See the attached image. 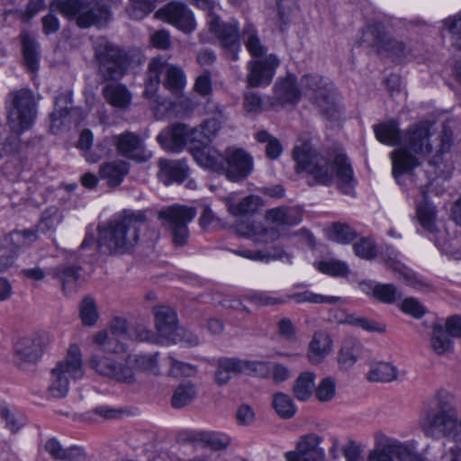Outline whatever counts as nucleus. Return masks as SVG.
Returning <instances> with one entry per match:
<instances>
[{"instance_id":"1","label":"nucleus","mask_w":461,"mask_h":461,"mask_svg":"<svg viewBox=\"0 0 461 461\" xmlns=\"http://www.w3.org/2000/svg\"><path fill=\"white\" fill-rule=\"evenodd\" d=\"M293 158L296 172H306L312 176L316 184L324 185L332 184L335 174L339 188L346 194L352 193L356 181L351 164L344 153L336 154L330 162L309 140H299L294 148Z\"/></svg>"},{"instance_id":"2","label":"nucleus","mask_w":461,"mask_h":461,"mask_svg":"<svg viewBox=\"0 0 461 461\" xmlns=\"http://www.w3.org/2000/svg\"><path fill=\"white\" fill-rule=\"evenodd\" d=\"M93 49L97 75L103 81H119L130 69L140 66L145 61L140 49L123 48L105 37L96 38Z\"/></svg>"},{"instance_id":"3","label":"nucleus","mask_w":461,"mask_h":461,"mask_svg":"<svg viewBox=\"0 0 461 461\" xmlns=\"http://www.w3.org/2000/svg\"><path fill=\"white\" fill-rule=\"evenodd\" d=\"M147 226V218L142 212L127 213L112 220L107 226L99 228V251L109 255L131 251L139 241L140 232Z\"/></svg>"},{"instance_id":"4","label":"nucleus","mask_w":461,"mask_h":461,"mask_svg":"<svg viewBox=\"0 0 461 461\" xmlns=\"http://www.w3.org/2000/svg\"><path fill=\"white\" fill-rule=\"evenodd\" d=\"M430 131L428 122L411 126L403 137V146L392 152L393 175L399 182L402 175L420 165V159L432 151Z\"/></svg>"},{"instance_id":"5","label":"nucleus","mask_w":461,"mask_h":461,"mask_svg":"<svg viewBox=\"0 0 461 461\" xmlns=\"http://www.w3.org/2000/svg\"><path fill=\"white\" fill-rule=\"evenodd\" d=\"M450 395L446 391H438L434 398L435 406L430 408L422 425L427 436L439 434L455 443H460L461 431L458 430V412L449 403Z\"/></svg>"},{"instance_id":"6","label":"nucleus","mask_w":461,"mask_h":461,"mask_svg":"<svg viewBox=\"0 0 461 461\" xmlns=\"http://www.w3.org/2000/svg\"><path fill=\"white\" fill-rule=\"evenodd\" d=\"M164 72L166 78L163 85L172 94L179 95L185 86V77L179 67L168 64L161 56L153 58L148 66L143 94L150 102L157 104H163L157 92L160 85V75Z\"/></svg>"},{"instance_id":"7","label":"nucleus","mask_w":461,"mask_h":461,"mask_svg":"<svg viewBox=\"0 0 461 461\" xmlns=\"http://www.w3.org/2000/svg\"><path fill=\"white\" fill-rule=\"evenodd\" d=\"M37 105L35 95L30 89L22 88L7 95V125L12 132L22 134L32 127L37 118Z\"/></svg>"},{"instance_id":"8","label":"nucleus","mask_w":461,"mask_h":461,"mask_svg":"<svg viewBox=\"0 0 461 461\" xmlns=\"http://www.w3.org/2000/svg\"><path fill=\"white\" fill-rule=\"evenodd\" d=\"M84 376L81 351L77 345H71L65 358L58 362L51 371L49 393L53 398L65 397L69 390L70 380L77 381Z\"/></svg>"},{"instance_id":"9","label":"nucleus","mask_w":461,"mask_h":461,"mask_svg":"<svg viewBox=\"0 0 461 461\" xmlns=\"http://www.w3.org/2000/svg\"><path fill=\"white\" fill-rule=\"evenodd\" d=\"M50 9L59 11L68 19L77 18V24L80 28L103 26L110 19L106 6L93 8L88 0H53Z\"/></svg>"},{"instance_id":"10","label":"nucleus","mask_w":461,"mask_h":461,"mask_svg":"<svg viewBox=\"0 0 461 461\" xmlns=\"http://www.w3.org/2000/svg\"><path fill=\"white\" fill-rule=\"evenodd\" d=\"M158 217L162 225L170 231L176 246H184L187 243L189 238L187 224L195 217L194 208L175 204L161 209Z\"/></svg>"},{"instance_id":"11","label":"nucleus","mask_w":461,"mask_h":461,"mask_svg":"<svg viewBox=\"0 0 461 461\" xmlns=\"http://www.w3.org/2000/svg\"><path fill=\"white\" fill-rule=\"evenodd\" d=\"M361 44L376 50L377 52H386L390 56L402 59L409 52L407 46L388 34L381 23L367 25L360 38Z\"/></svg>"},{"instance_id":"12","label":"nucleus","mask_w":461,"mask_h":461,"mask_svg":"<svg viewBox=\"0 0 461 461\" xmlns=\"http://www.w3.org/2000/svg\"><path fill=\"white\" fill-rule=\"evenodd\" d=\"M301 85L312 92L314 103L326 117L336 118V94L330 82L318 75H306L302 77Z\"/></svg>"},{"instance_id":"13","label":"nucleus","mask_w":461,"mask_h":461,"mask_svg":"<svg viewBox=\"0 0 461 461\" xmlns=\"http://www.w3.org/2000/svg\"><path fill=\"white\" fill-rule=\"evenodd\" d=\"M210 32L219 40L227 57L232 60L238 59L240 50V34L237 22L223 23L217 15H210L207 20Z\"/></svg>"},{"instance_id":"14","label":"nucleus","mask_w":461,"mask_h":461,"mask_svg":"<svg viewBox=\"0 0 461 461\" xmlns=\"http://www.w3.org/2000/svg\"><path fill=\"white\" fill-rule=\"evenodd\" d=\"M110 145L116 148L118 154L137 162H146L152 153L146 149L141 137L132 131H125L108 138Z\"/></svg>"},{"instance_id":"15","label":"nucleus","mask_w":461,"mask_h":461,"mask_svg":"<svg viewBox=\"0 0 461 461\" xmlns=\"http://www.w3.org/2000/svg\"><path fill=\"white\" fill-rule=\"evenodd\" d=\"M253 170V158L242 149L229 148L225 150L222 175L232 181L240 182L247 178Z\"/></svg>"},{"instance_id":"16","label":"nucleus","mask_w":461,"mask_h":461,"mask_svg":"<svg viewBox=\"0 0 461 461\" xmlns=\"http://www.w3.org/2000/svg\"><path fill=\"white\" fill-rule=\"evenodd\" d=\"M129 330L124 319L114 318L109 331H100L95 336V343L106 352H122L125 350L123 340L129 339Z\"/></svg>"},{"instance_id":"17","label":"nucleus","mask_w":461,"mask_h":461,"mask_svg":"<svg viewBox=\"0 0 461 461\" xmlns=\"http://www.w3.org/2000/svg\"><path fill=\"white\" fill-rule=\"evenodd\" d=\"M156 16L185 32H192L195 29L193 13L185 4L180 2H169L157 11Z\"/></svg>"},{"instance_id":"18","label":"nucleus","mask_w":461,"mask_h":461,"mask_svg":"<svg viewBox=\"0 0 461 461\" xmlns=\"http://www.w3.org/2000/svg\"><path fill=\"white\" fill-rule=\"evenodd\" d=\"M279 59L273 54L263 59L249 61L247 68V84L250 87H260L271 83L276 69L279 66Z\"/></svg>"},{"instance_id":"19","label":"nucleus","mask_w":461,"mask_h":461,"mask_svg":"<svg viewBox=\"0 0 461 461\" xmlns=\"http://www.w3.org/2000/svg\"><path fill=\"white\" fill-rule=\"evenodd\" d=\"M89 366L103 376L127 384L134 382L132 369L127 366L117 365L111 357L103 355H93L89 359Z\"/></svg>"},{"instance_id":"20","label":"nucleus","mask_w":461,"mask_h":461,"mask_svg":"<svg viewBox=\"0 0 461 461\" xmlns=\"http://www.w3.org/2000/svg\"><path fill=\"white\" fill-rule=\"evenodd\" d=\"M321 438L311 433L301 437L297 451L285 454L287 461H324V450L319 447Z\"/></svg>"},{"instance_id":"21","label":"nucleus","mask_w":461,"mask_h":461,"mask_svg":"<svg viewBox=\"0 0 461 461\" xmlns=\"http://www.w3.org/2000/svg\"><path fill=\"white\" fill-rule=\"evenodd\" d=\"M411 456V448L405 444L384 437L380 448L371 451L367 461H407Z\"/></svg>"},{"instance_id":"22","label":"nucleus","mask_w":461,"mask_h":461,"mask_svg":"<svg viewBox=\"0 0 461 461\" xmlns=\"http://www.w3.org/2000/svg\"><path fill=\"white\" fill-rule=\"evenodd\" d=\"M157 141L167 151L180 152L188 142V127L184 123H175L164 129L157 136Z\"/></svg>"},{"instance_id":"23","label":"nucleus","mask_w":461,"mask_h":461,"mask_svg":"<svg viewBox=\"0 0 461 461\" xmlns=\"http://www.w3.org/2000/svg\"><path fill=\"white\" fill-rule=\"evenodd\" d=\"M158 164L159 167L158 176L166 185L174 182L182 183L189 175V167L185 159L171 160L161 158Z\"/></svg>"},{"instance_id":"24","label":"nucleus","mask_w":461,"mask_h":461,"mask_svg":"<svg viewBox=\"0 0 461 461\" xmlns=\"http://www.w3.org/2000/svg\"><path fill=\"white\" fill-rule=\"evenodd\" d=\"M155 327L160 340L167 342L177 327L176 312L168 306L154 308Z\"/></svg>"},{"instance_id":"25","label":"nucleus","mask_w":461,"mask_h":461,"mask_svg":"<svg viewBox=\"0 0 461 461\" xmlns=\"http://www.w3.org/2000/svg\"><path fill=\"white\" fill-rule=\"evenodd\" d=\"M266 219L278 227H291L302 221L303 212L296 206H280L267 211Z\"/></svg>"},{"instance_id":"26","label":"nucleus","mask_w":461,"mask_h":461,"mask_svg":"<svg viewBox=\"0 0 461 461\" xmlns=\"http://www.w3.org/2000/svg\"><path fill=\"white\" fill-rule=\"evenodd\" d=\"M417 217L422 230L429 240H434L438 236L444 238L445 230H442L436 221L435 206L429 203L418 205Z\"/></svg>"},{"instance_id":"27","label":"nucleus","mask_w":461,"mask_h":461,"mask_svg":"<svg viewBox=\"0 0 461 461\" xmlns=\"http://www.w3.org/2000/svg\"><path fill=\"white\" fill-rule=\"evenodd\" d=\"M50 274L61 284L65 294H71L77 291L80 278V267L60 265L51 268Z\"/></svg>"},{"instance_id":"28","label":"nucleus","mask_w":461,"mask_h":461,"mask_svg":"<svg viewBox=\"0 0 461 461\" xmlns=\"http://www.w3.org/2000/svg\"><path fill=\"white\" fill-rule=\"evenodd\" d=\"M236 231L239 235L253 239L256 242L267 243L278 238V232L274 228H263L250 221H242L237 224Z\"/></svg>"},{"instance_id":"29","label":"nucleus","mask_w":461,"mask_h":461,"mask_svg":"<svg viewBox=\"0 0 461 461\" xmlns=\"http://www.w3.org/2000/svg\"><path fill=\"white\" fill-rule=\"evenodd\" d=\"M332 339L323 330L316 331L309 344L308 358L313 364L321 363L331 351Z\"/></svg>"},{"instance_id":"30","label":"nucleus","mask_w":461,"mask_h":461,"mask_svg":"<svg viewBox=\"0 0 461 461\" xmlns=\"http://www.w3.org/2000/svg\"><path fill=\"white\" fill-rule=\"evenodd\" d=\"M275 97L281 104H295L301 98V92L296 84V77L287 75L275 85Z\"/></svg>"},{"instance_id":"31","label":"nucleus","mask_w":461,"mask_h":461,"mask_svg":"<svg viewBox=\"0 0 461 461\" xmlns=\"http://www.w3.org/2000/svg\"><path fill=\"white\" fill-rule=\"evenodd\" d=\"M237 374H244V360L236 357L218 359L214 377L219 385L226 384Z\"/></svg>"},{"instance_id":"32","label":"nucleus","mask_w":461,"mask_h":461,"mask_svg":"<svg viewBox=\"0 0 461 461\" xmlns=\"http://www.w3.org/2000/svg\"><path fill=\"white\" fill-rule=\"evenodd\" d=\"M193 157L201 167L213 172L221 174L224 169L225 153L221 154L214 149L206 147L195 150Z\"/></svg>"},{"instance_id":"33","label":"nucleus","mask_w":461,"mask_h":461,"mask_svg":"<svg viewBox=\"0 0 461 461\" xmlns=\"http://www.w3.org/2000/svg\"><path fill=\"white\" fill-rule=\"evenodd\" d=\"M102 93L105 101L115 108L124 110L131 103V94L123 85L108 84Z\"/></svg>"},{"instance_id":"34","label":"nucleus","mask_w":461,"mask_h":461,"mask_svg":"<svg viewBox=\"0 0 461 461\" xmlns=\"http://www.w3.org/2000/svg\"><path fill=\"white\" fill-rule=\"evenodd\" d=\"M22 50L24 65L32 73H35L39 68V44L36 40L28 32L21 33Z\"/></svg>"},{"instance_id":"35","label":"nucleus","mask_w":461,"mask_h":461,"mask_svg":"<svg viewBox=\"0 0 461 461\" xmlns=\"http://www.w3.org/2000/svg\"><path fill=\"white\" fill-rule=\"evenodd\" d=\"M128 172L129 163L122 160L105 163L99 169L100 177L106 180L110 186L119 185Z\"/></svg>"},{"instance_id":"36","label":"nucleus","mask_w":461,"mask_h":461,"mask_svg":"<svg viewBox=\"0 0 461 461\" xmlns=\"http://www.w3.org/2000/svg\"><path fill=\"white\" fill-rule=\"evenodd\" d=\"M240 40L252 57H263L267 51V47L260 40L258 30L251 23H246L244 25L240 32Z\"/></svg>"},{"instance_id":"37","label":"nucleus","mask_w":461,"mask_h":461,"mask_svg":"<svg viewBox=\"0 0 461 461\" xmlns=\"http://www.w3.org/2000/svg\"><path fill=\"white\" fill-rule=\"evenodd\" d=\"M226 205L232 215H245L255 212L261 205V200L258 196L249 195L240 201H237L236 194H230L226 198Z\"/></svg>"},{"instance_id":"38","label":"nucleus","mask_w":461,"mask_h":461,"mask_svg":"<svg viewBox=\"0 0 461 461\" xmlns=\"http://www.w3.org/2000/svg\"><path fill=\"white\" fill-rule=\"evenodd\" d=\"M361 343L354 339H345L338 355V363L341 369L351 368L361 355Z\"/></svg>"},{"instance_id":"39","label":"nucleus","mask_w":461,"mask_h":461,"mask_svg":"<svg viewBox=\"0 0 461 461\" xmlns=\"http://www.w3.org/2000/svg\"><path fill=\"white\" fill-rule=\"evenodd\" d=\"M429 347L438 356L447 355L453 351L454 342L442 325H433L429 338Z\"/></svg>"},{"instance_id":"40","label":"nucleus","mask_w":461,"mask_h":461,"mask_svg":"<svg viewBox=\"0 0 461 461\" xmlns=\"http://www.w3.org/2000/svg\"><path fill=\"white\" fill-rule=\"evenodd\" d=\"M15 353L23 361H37L42 353L41 339L38 338H22L15 344Z\"/></svg>"},{"instance_id":"41","label":"nucleus","mask_w":461,"mask_h":461,"mask_svg":"<svg viewBox=\"0 0 461 461\" xmlns=\"http://www.w3.org/2000/svg\"><path fill=\"white\" fill-rule=\"evenodd\" d=\"M363 290L368 288L372 295L378 301L384 303H393L395 301L402 298V293L392 284L372 285L363 282L360 284Z\"/></svg>"},{"instance_id":"42","label":"nucleus","mask_w":461,"mask_h":461,"mask_svg":"<svg viewBox=\"0 0 461 461\" xmlns=\"http://www.w3.org/2000/svg\"><path fill=\"white\" fill-rule=\"evenodd\" d=\"M71 103L70 96L67 94L59 95L55 100V109L50 115V130L52 133L59 132L64 121L68 114V104Z\"/></svg>"},{"instance_id":"43","label":"nucleus","mask_w":461,"mask_h":461,"mask_svg":"<svg viewBox=\"0 0 461 461\" xmlns=\"http://www.w3.org/2000/svg\"><path fill=\"white\" fill-rule=\"evenodd\" d=\"M44 447L53 458L59 460L76 461L84 456V452L80 447H71L64 448L56 438L47 440Z\"/></svg>"},{"instance_id":"44","label":"nucleus","mask_w":461,"mask_h":461,"mask_svg":"<svg viewBox=\"0 0 461 461\" xmlns=\"http://www.w3.org/2000/svg\"><path fill=\"white\" fill-rule=\"evenodd\" d=\"M377 140L384 144L395 146L400 143L401 131L395 121L380 123L374 127Z\"/></svg>"},{"instance_id":"45","label":"nucleus","mask_w":461,"mask_h":461,"mask_svg":"<svg viewBox=\"0 0 461 461\" xmlns=\"http://www.w3.org/2000/svg\"><path fill=\"white\" fill-rule=\"evenodd\" d=\"M397 377V368L387 362H380L374 365L366 375L370 382L388 383Z\"/></svg>"},{"instance_id":"46","label":"nucleus","mask_w":461,"mask_h":461,"mask_svg":"<svg viewBox=\"0 0 461 461\" xmlns=\"http://www.w3.org/2000/svg\"><path fill=\"white\" fill-rule=\"evenodd\" d=\"M255 139L258 142L266 144L265 152L267 158L276 160L281 156L283 146L280 140L271 135L267 131L260 130L257 131L255 133Z\"/></svg>"},{"instance_id":"47","label":"nucleus","mask_w":461,"mask_h":461,"mask_svg":"<svg viewBox=\"0 0 461 461\" xmlns=\"http://www.w3.org/2000/svg\"><path fill=\"white\" fill-rule=\"evenodd\" d=\"M315 375L311 372L302 373L294 385V393L300 401H307L315 389Z\"/></svg>"},{"instance_id":"48","label":"nucleus","mask_w":461,"mask_h":461,"mask_svg":"<svg viewBox=\"0 0 461 461\" xmlns=\"http://www.w3.org/2000/svg\"><path fill=\"white\" fill-rule=\"evenodd\" d=\"M287 302L289 300H294L297 303H328L334 304L340 301V297L337 296H326L318 294H314L311 291H303L301 293H294L292 294H287L285 298Z\"/></svg>"},{"instance_id":"49","label":"nucleus","mask_w":461,"mask_h":461,"mask_svg":"<svg viewBox=\"0 0 461 461\" xmlns=\"http://www.w3.org/2000/svg\"><path fill=\"white\" fill-rule=\"evenodd\" d=\"M272 405L279 417L283 419H290L296 412V407L292 398L284 393H276L273 395Z\"/></svg>"},{"instance_id":"50","label":"nucleus","mask_w":461,"mask_h":461,"mask_svg":"<svg viewBox=\"0 0 461 461\" xmlns=\"http://www.w3.org/2000/svg\"><path fill=\"white\" fill-rule=\"evenodd\" d=\"M196 395V389L194 384L187 383L182 384L175 390L171 404L176 409L183 408L190 403Z\"/></svg>"},{"instance_id":"51","label":"nucleus","mask_w":461,"mask_h":461,"mask_svg":"<svg viewBox=\"0 0 461 461\" xmlns=\"http://www.w3.org/2000/svg\"><path fill=\"white\" fill-rule=\"evenodd\" d=\"M442 24L450 34L451 46L456 50H461V13L444 19Z\"/></svg>"},{"instance_id":"52","label":"nucleus","mask_w":461,"mask_h":461,"mask_svg":"<svg viewBox=\"0 0 461 461\" xmlns=\"http://www.w3.org/2000/svg\"><path fill=\"white\" fill-rule=\"evenodd\" d=\"M79 316L82 323L86 326H93L98 320L99 314L95 300L86 296L79 304Z\"/></svg>"},{"instance_id":"53","label":"nucleus","mask_w":461,"mask_h":461,"mask_svg":"<svg viewBox=\"0 0 461 461\" xmlns=\"http://www.w3.org/2000/svg\"><path fill=\"white\" fill-rule=\"evenodd\" d=\"M233 252L236 255L241 256L243 258L258 261L282 259L285 255V252L282 249H273L272 251L267 250V252H263L262 250L253 251L249 249L234 250Z\"/></svg>"},{"instance_id":"54","label":"nucleus","mask_w":461,"mask_h":461,"mask_svg":"<svg viewBox=\"0 0 461 461\" xmlns=\"http://www.w3.org/2000/svg\"><path fill=\"white\" fill-rule=\"evenodd\" d=\"M356 237V231L345 223L335 222L329 230V238L339 243H349Z\"/></svg>"},{"instance_id":"55","label":"nucleus","mask_w":461,"mask_h":461,"mask_svg":"<svg viewBox=\"0 0 461 461\" xmlns=\"http://www.w3.org/2000/svg\"><path fill=\"white\" fill-rule=\"evenodd\" d=\"M196 439L213 450L224 449L230 442L228 436L215 432H201L197 435Z\"/></svg>"},{"instance_id":"56","label":"nucleus","mask_w":461,"mask_h":461,"mask_svg":"<svg viewBox=\"0 0 461 461\" xmlns=\"http://www.w3.org/2000/svg\"><path fill=\"white\" fill-rule=\"evenodd\" d=\"M167 365L170 366L167 374L169 376H193L196 373V369L190 364L178 361L173 356L167 358Z\"/></svg>"},{"instance_id":"57","label":"nucleus","mask_w":461,"mask_h":461,"mask_svg":"<svg viewBox=\"0 0 461 461\" xmlns=\"http://www.w3.org/2000/svg\"><path fill=\"white\" fill-rule=\"evenodd\" d=\"M188 142L192 154H194L195 150L208 147L212 140L199 125L193 129L188 128Z\"/></svg>"},{"instance_id":"58","label":"nucleus","mask_w":461,"mask_h":461,"mask_svg":"<svg viewBox=\"0 0 461 461\" xmlns=\"http://www.w3.org/2000/svg\"><path fill=\"white\" fill-rule=\"evenodd\" d=\"M215 113L218 117H213L204 121L202 124H200L201 128L203 131L208 135L209 139L212 140V139L216 136L220 129L221 128V123L226 120V114L224 110L221 107L216 106Z\"/></svg>"},{"instance_id":"59","label":"nucleus","mask_w":461,"mask_h":461,"mask_svg":"<svg viewBox=\"0 0 461 461\" xmlns=\"http://www.w3.org/2000/svg\"><path fill=\"white\" fill-rule=\"evenodd\" d=\"M433 241L443 253L455 259H461V245L458 240H447L444 231V238L438 236Z\"/></svg>"},{"instance_id":"60","label":"nucleus","mask_w":461,"mask_h":461,"mask_svg":"<svg viewBox=\"0 0 461 461\" xmlns=\"http://www.w3.org/2000/svg\"><path fill=\"white\" fill-rule=\"evenodd\" d=\"M129 339L139 341H149L156 344L163 343L158 334L153 333L142 324H137L129 330Z\"/></svg>"},{"instance_id":"61","label":"nucleus","mask_w":461,"mask_h":461,"mask_svg":"<svg viewBox=\"0 0 461 461\" xmlns=\"http://www.w3.org/2000/svg\"><path fill=\"white\" fill-rule=\"evenodd\" d=\"M167 343H184L186 347H196L200 344L199 338L192 331L178 327Z\"/></svg>"},{"instance_id":"62","label":"nucleus","mask_w":461,"mask_h":461,"mask_svg":"<svg viewBox=\"0 0 461 461\" xmlns=\"http://www.w3.org/2000/svg\"><path fill=\"white\" fill-rule=\"evenodd\" d=\"M318 269L334 276H344L348 272L347 264L339 260L321 261L318 264Z\"/></svg>"},{"instance_id":"63","label":"nucleus","mask_w":461,"mask_h":461,"mask_svg":"<svg viewBox=\"0 0 461 461\" xmlns=\"http://www.w3.org/2000/svg\"><path fill=\"white\" fill-rule=\"evenodd\" d=\"M335 391L336 384L334 379L331 377H325L315 388V394L319 401L329 402L334 397Z\"/></svg>"},{"instance_id":"64","label":"nucleus","mask_w":461,"mask_h":461,"mask_svg":"<svg viewBox=\"0 0 461 461\" xmlns=\"http://www.w3.org/2000/svg\"><path fill=\"white\" fill-rule=\"evenodd\" d=\"M354 250L357 256L365 259H373L376 256V246L371 239H361L354 244Z\"/></svg>"}]
</instances>
